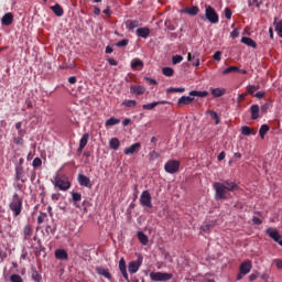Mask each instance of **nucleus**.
I'll return each instance as SVG.
<instances>
[{"label": "nucleus", "instance_id": "1", "mask_svg": "<svg viewBox=\"0 0 282 282\" xmlns=\"http://www.w3.org/2000/svg\"><path fill=\"white\" fill-rule=\"evenodd\" d=\"M213 188L215 191V199L217 202H224L228 199V193L239 191V185L230 180H225L223 182H215Z\"/></svg>", "mask_w": 282, "mask_h": 282}, {"label": "nucleus", "instance_id": "2", "mask_svg": "<svg viewBox=\"0 0 282 282\" xmlns=\"http://www.w3.org/2000/svg\"><path fill=\"white\" fill-rule=\"evenodd\" d=\"M9 208L13 213V217H19V215H21L23 212V198L17 193L13 194Z\"/></svg>", "mask_w": 282, "mask_h": 282}, {"label": "nucleus", "instance_id": "3", "mask_svg": "<svg viewBox=\"0 0 282 282\" xmlns=\"http://www.w3.org/2000/svg\"><path fill=\"white\" fill-rule=\"evenodd\" d=\"M53 184L59 191H69V188H72V183L69 182V178L64 174H56L54 176Z\"/></svg>", "mask_w": 282, "mask_h": 282}, {"label": "nucleus", "instance_id": "4", "mask_svg": "<svg viewBox=\"0 0 282 282\" xmlns=\"http://www.w3.org/2000/svg\"><path fill=\"white\" fill-rule=\"evenodd\" d=\"M151 281L162 282V281H171L173 279V273L166 272H150Z\"/></svg>", "mask_w": 282, "mask_h": 282}, {"label": "nucleus", "instance_id": "5", "mask_svg": "<svg viewBox=\"0 0 282 282\" xmlns=\"http://www.w3.org/2000/svg\"><path fill=\"white\" fill-rule=\"evenodd\" d=\"M205 17L209 23H219V14H217V11L210 6H205Z\"/></svg>", "mask_w": 282, "mask_h": 282}, {"label": "nucleus", "instance_id": "6", "mask_svg": "<svg viewBox=\"0 0 282 282\" xmlns=\"http://www.w3.org/2000/svg\"><path fill=\"white\" fill-rule=\"evenodd\" d=\"M151 193L149 191H143L140 196V204L143 206V208H153V203Z\"/></svg>", "mask_w": 282, "mask_h": 282}, {"label": "nucleus", "instance_id": "7", "mask_svg": "<svg viewBox=\"0 0 282 282\" xmlns=\"http://www.w3.org/2000/svg\"><path fill=\"white\" fill-rule=\"evenodd\" d=\"M180 161L177 160H170L165 163L164 169L166 173H170V175H173L180 171Z\"/></svg>", "mask_w": 282, "mask_h": 282}, {"label": "nucleus", "instance_id": "8", "mask_svg": "<svg viewBox=\"0 0 282 282\" xmlns=\"http://www.w3.org/2000/svg\"><path fill=\"white\" fill-rule=\"evenodd\" d=\"M142 261H143L142 256H139L135 261H131L128 265L129 273L135 274V272H138V270H140L141 265H142Z\"/></svg>", "mask_w": 282, "mask_h": 282}, {"label": "nucleus", "instance_id": "9", "mask_svg": "<svg viewBox=\"0 0 282 282\" xmlns=\"http://www.w3.org/2000/svg\"><path fill=\"white\" fill-rule=\"evenodd\" d=\"M199 52L195 51L194 53H187V61L192 63L194 67H199Z\"/></svg>", "mask_w": 282, "mask_h": 282}, {"label": "nucleus", "instance_id": "10", "mask_svg": "<svg viewBox=\"0 0 282 282\" xmlns=\"http://www.w3.org/2000/svg\"><path fill=\"white\" fill-rule=\"evenodd\" d=\"M77 182L79 186H85L86 188H91V180L87 177L85 174H78Z\"/></svg>", "mask_w": 282, "mask_h": 282}, {"label": "nucleus", "instance_id": "11", "mask_svg": "<svg viewBox=\"0 0 282 282\" xmlns=\"http://www.w3.org/2000/svg\"><path fill=\"white\" fill-rule=\"evenodd\" d=\"M142 144H140V142L133 143L132 145H130L129 148L124 149V155H133V153H138V151H140Z\"/></svg>", "mask_w": 282, "mask_h": 282}, {"label": "nucleus", "instance_id": "12", "mask_svg": "<svg viewBox=\"0 0 282 282\" xmlns=\"http://www.w3.org/2000/svg\"><path fill=\"white\" fill-rule=\"evenodd\" d=\"M265 235H268V237H270L271 239H273V241H279V239H281V234H279V230L272 228V227H269L267 230H265Z\"/></svg>", "mask_w": 282, "mask_h": 282}, {"label": "nucleus", "instance_id": "13", "mask_svg": "<svg viewBox=\"0 0 282 282\" xmlns=\"http://www.w3.org/2000/svg\"><path fill=\"white\" fill-rule=\"evenodd\" d=\"M96 272L99 274V276H104L105 279H108V281H111L112 276L109 272V269H106L104 267H96Z\"/></svg>", "mask_w": 282, "mask_h": 282}, {"label": "nucleus", "instance_id": "14", "mask_svg": "<svg viewBox=\"0 0 282 282\" xmlns=\"http://www.w3.org/2000/svg\"><path fill=\"white\" fill-rule=\"evenodd\" d=\"M250 270H252V262L251 261H245L240 264V274H250Z\"/></svg>", "mask_w": 282, "mask_h": 282}, {"label": "nucleus", "instance_id": "15", "mask_svg": "<svg viewBox=\"0 0 282 282\" xmlns=\"http://www.w3.org/2000/svg\"><path fill=\"white\" fill-rule=\"evenodd\" d=\"M195 101L194 97H189V96H182L178 100H177V106L178 107H184V105H191Z\"/></svg>", "mask_w": 282, "mask_h": 282}, {"label": "nucleus", "instance_id": "16", "mask_svg": "<svg viewBox=\"0 0 282 282\" xmlns=\"http://www.w3.org/2000/svg\"><path fill=\"white\" fill-rule=\"evenodd\" d=\"M55 258L59 261H67V259H69V254H67L65 249H57L55 250Z\"/></svg>", "mask_w": 282, "mask_h": 282}, {"label": "nucleus", "instance_id": "17", "mask_svg": "<svg viewBox=\"0 0 282 282\" xmlns=\"http://www.w3.org/2000/svg\"><path fill=\"white\" fill-rule=\"evenodd\" d=\"M13 21H14V15H13L11 12L6 13V14L2 17V19H1L2 25H7V26H8V25H12Z\"/></svg>", "mask_w": 282, "mask_h": 282}, {"label": "nucleus", "instance_id": "18", "mask_svg": "<svg viewBox=\"0 0 282 282\" xmlns=\"http://www.w3.org/2000/svg\"><path fill=\"white\" fill-rule=\"evenodd\" d=\"M158 105H167V101H153L151 104H144L142 106V109H144L145 111H151V110L155 109V107H158Z\"/></svg>", "mask_w": 282, "mask_h": 282}, {"label": "nucleus", "instance_id": "19", "mask_svg": "<svg viewBox=\"0 0 282 282\" xmlns=\"http://www.w3.org/2000/svg\"><path fill=\"white\" fill-rule=\"evenodd\" d=\"M149 34H151V30L149 28L137 29V36L140 39H149Z\"/></svg>", "mask_w": 282, "mask_h": 282}, {"label": "nucleus", "instance_id": "20", "mask_svg": "<svg viewBox=\"0 0 282 282\" xmlns=\"http://www.w3.org/2000/svg\"><path fill=\"white\" fill-rule=\"evenodd\" d=\"M183 12H185V14H189V17H197V14H199V7L194 6L189 8H184Z\"/></svg>", "mask_w": 282, "mask_h": 282}, {"label": "nucleus", "instance_id": "21", "mask_svg": "<svg viewBox=\"0 0 282 282\" xmlns=\"http://www.w3.org/2000/svg\"><path fill=\"white\" fill-rule=\"evenodd\" d=\"M33 230H32V225L28 224L26 226H24L23 228V239L24 241L30 240V238L32 237Z\"/></svg>", "mask_w": 282, "mask_h": 282}, {"label": "nucleus", "instance_id": "22", "mask_svg": "<svg viewBox=\"0 0 282 282\" xmlns=\"http://www.w3.org/2000/svg\"><path fill=\"white\" fill-rule=\"evenodd\" d=\"M210 94L214 98H221L226 94V88H210Z\"/></svg>", "mask_w": 282, "mask_h": 282}, {"label": "nucleus", "instance_id": "23", "mask_svg": "<svg viewBox=\"0 0 282 282\" xmlns=\"http://www.w3.org/2000/svg\"><path fill=\"white\" fill-rule=\"evenodd\" d=\"M273 25L275 28V32L280 39H282V20L274 19Z\"/></svg>", "mask_w": 282, "mask_h": 282}, {"label": "nucleus", "instance_id": "24", "mask_svg": "<svg viewBox=\"0 0 282 282\" xmlns=\"http://www.w3.org/2000/svg\"><path fill=\"white\" fill-rule=\"evenodd\" d=\"M130 91L131 94H135L137 96H142V94L147 91V88H144L143 86H131Z\"/></svg>", "mask_w": 282, "mask_h": 282}, {"label": "nucleus", "instance_id": "25", "mask_svg": "<svg viewBox=\"0 0 282 282\" xmlns=\"http://www.w3.org/2000/svg\"><path fill=\"white\" fill-rule=\"evenodd\" d=\"M51 10H52V12H54V14L56 17H63V14H65V11L63 10V7H61V4H58V3L51 7Z\"/></svg>", "mask_w": 282, "mask_h": 282}, {"label": "nucleus", "instance_id": "26", "mask_svg": "<svg viewBox=\"0 0 282 282\" xmlns=\"http://www.w3.org/2000/svg\"><path fill=\"white\" fill-rule=\"evenodd\" d=\"M137 237H138L140 243H142V246H148L149 245V236H147L144 232L139 231L137 234Z\"/></svg>", "mask_w": 282, "mask_h": 282}, {"label": "nucleus", "instance_id": "27", "mask_svg": "<svg viewBox=\"0 0 282 282\" xmlns=\"http://www.w3.org/2000/svg\"><path fill=\"white\" fill-rule=\"evenodd\" d=\"M131 67L132 69H142V67H144V62L140 58H134L131 62Z\"/></svg>", "mask_w": 282, "mask_h": 282}, {"label": "nucleus", "instance_id": "28", "mask_svg": "<svg viewBox=\"0 0 282 282\" xmlns=\"http://www.w3.org/2000/svg\"><path fill=\"white\" fill-rule=\"evenodd\" d=\"M241 134L242 135H257V130H254L248 126H245L241 128Z\"/></svg>", "mask_w": 282, "mask_h": 282}, {"label": "nucleus", "instance_id": "29", "mask_svg": "<svg viewBox=\"0 0 282 282\" xmlns=\"http://www.w3.org/2000/svg\"><path fill=\"white\" fill-rule=\"evenodd\" d=\"M268 131H270V126L262 124L259 130V135L261 140H265V135H268Z\"/></svg>", "mask_w": 282, "mask_h": 282}, {"label": "nucleus", "instance_id": "30", "mask_svg": "<svg viewBox=\"0 0 282 282\" xmlns=\"http://www.w3.org/2000/svg\"><path fill=\"white\" fill-rule=\"evenodd\" d=\"M241 43H243L245 45H248V47L257 48V42H254V40H252L250 37L243 36L241 39Z\"/></svg>", "mask_w": 282, "mask_h": 282}, {"label": "nucleus", "instance_id": "31", "mask_svg": "<svg viewBox=\"0 0 282 282\" xmlns=\"http://www.w3.org/2000/svg\"><path fill=\"white\" fill-rule=\"evenodd\" d=\"M251 120H257L259 118V105H252L250 107Z\"/></svg>", "mask_w": 282, "mask_h": 282}, {"label": "nucleus", "instance_id": "32", "mask_svg": "<svg viewBox=\"0 0 282 282\" xmlns=\"http://www.w3.org/2000/svg\"><path fill=\"white\" fill-rule=\"evenodd\" d=\"M189 96H195L196 98H206V96H208V91L191 90Z\"/></svg>", "mask_w": 282, "mask_h": 282}, {"label": "nucleus", "instance_id": "33", "mask_svg": "<svg viewBox=\"0 0 282 282\" xmlns=\"http://www.w3.org/2000/svg\"><path fill=\"white\" fill-rule=\"evenodd\" d=\"M109 147L110 149H113V151H118V149H120V140H118V138H112L109 141Z\"/></svg>", "mask_w": 282, "mask_h": 282}, {"label": "nucleus", "instance_id": "34", "mask_svg": "<svg viewBox=\"0 0 282 282\" xmlns=\"http://www.w3.org/2000/svg\"><path fill=\"white\" fill-rule=\"evenodd\" d=\"M138 25H140V21H138V20H128L126 22V26L128 30H135V28H138Z\"/></svg>", "mask_w": 282, "mask_h": 282}, {"label": "nucleus", "instance_id": "35", "mask_svg": "<svg viewBox=\"0 0 282 282\" xmlns=\"http://www.w3.org/2000/svg\"><path fill=\"white\" fill-rule=\"evenodd\" d=\"M206 113H208L210 118L215 120V124H219L221 122V120L219 119V115H217L215 110H207Z\"/></svg>", "mask_w": 282, "mask_h": 282}, {"label": "nucleus", "instance_id": "36", "mask_svg": "<svg viewBox=\"0 0 282 282\" xmlns=\"http://www.w3.org/2000/svg\"><path fill=\"white\" fill-rule=\"evenodd\" d=\"M89 142V133H84L79 140V147L86 148Z\"/></svg>", "mask_w": 282, "mask_h": 282}, {"label": "nucleus", "instance_id": "37", "mask_svg": "<svg viewBox=\"0 0 282 282\" xmlns=\"http://www.w3.org/2000/svg\"><path fill=\"white\" fill-rule=\"evenodd\" d=\"M116 124H120V119H116L115 117H111L106 121V127H116Z\"/></svg>", "mask_w": 282, "mask_h": 282}, {"label": "nucleus", "instance_id": "38", "mask_svg": "<svg viewBox=\"0 0 282 282\" xmlns=\"http://www.w3.org/2000/svg\"><path fill=\"white\" fill-rule=\"evenodd\" d=\"M135 105H138V101L133 100V99H124L122 101V107H135Z\"/></svg>", "mask_w": 282, "mask_h": 282}, {"label": "nucleus", "instance_id": "39", "mask_svg": "<svg viewBox=\"0 0 282 282\" xmlns=\"http://www.w3.org/2000/svg\"><path fill=\"white\" fill-rule=\"evenodd\" d=\"M235 72H239V67L237 66H229L227 67L224 72H223V75L224 76H228V74H232Z\"/></svg>", "mask_w": 282, "mask_h": 282}, {"label": "nucleus", "instance_id": "40", "mask_svg": "<svg viewBox=\"0 0 282 282\" xmlns=\"http://www.w3.org/2000/svg\"><path fill=\"white\" fill-rule=\"evenodd\" d=\"M23 167H17L15 169V177L17 180H20L21 182H25V180H23Z\"/></svg>", "mask_w": 282, "mask_h": 282}, {"label": "nucleus", "instance_id": "41", "mask_svg": "<svg viewBox=\"0 0 282 282\" xmlns=\"http://www.w3.org/2000/svg\"><path fill=\"white\" fill-rule=\"evenodd\" d=\"M33 281H36V282H41L43 276H41V273H39V271L36 270H33L32 271V274H31Z\"/></svg>", "mask_w": 282, "mask_h": 282}, {"label": "nucleus", "instance_id": "42", "mask_svg": "<svg viewBox=\"0 0 282 282\" xmlns=\"http://www.w3.org/2000/svg\"><path fill=\"white\" fill-rule=\"evenodd\" d=\"M175 74V70L172 67H164L163 68V75L171 77Z\"/></svg>", "mask_w": 282, "mask_h": 282}, {"label": "nucleus", "instance_id": "43", "mask_svg": "<svg viewBox=\"0 0 282 282\" xmlns=\"http://www.w3.org/2000/svg\"><path fill=\"white\" fill-rule=\"evenodd\" d=\"M158 158H160V153H158V151L153 150L149 153V160L151 162H155V160H158Z\"/></svg>", "mask_w": 282, "mask_h": 282}, {"label": "nucleus", "instance_id": "44", "mask_svg": "<svg viewBox=\"0 0 282 282\" xmlns=\"http://www.w3.org/2000/svg\"><path fill=\"white\" fill-rule=\"evenodd\" d=\"M247 91L250 94V96H253L254 91H259V86L249 85L247 86Z\"/></svg>", "mask_w": 282, "mask_h": 282}, {"label": "nucleus", "instance_id": "45", "mask_svg": "<svg viewBox=\"0 0 282 282\" xmlns=\"http://www.w3.org/2000/svg\"><path fill=\"white\" fill-rule=\"evenodd\" d=\"M184 61V57L182 55H174L172 57L173 65H178V63H182Z\"/></svg>", "mask_w": 282, "mask_h": 282}, {"label": "nucleus", "instance_id": "46", "mask_svg": "<svg viewBox=\"0 0 282 282\" xmlns=\"http://www.w3.org/2000/svg\"><path fill=\"white\" fill-rule=\"evenodd\" d=\"M115 45H116V47H127V45H129V40L123 39V40L117 42Z\"/></svg>", "mask_w": 282, "mask_h": 282}, {"label": "nucleus", "instance_id": "47", "mask_svg": "<svg viewBox=\"0 0 282 282\" xmlns=\"http://www.w3.org/2000/svg\"><path fill=\"white\" fill-rule=\"evenodd\" d=\"M184 91H186V88H169L167 93H174V94H184Z\"/></svg>", "mask_w": 282, "mask_h": 282}, {"label": "nucleus", "instance_id": "48", "mask_svg": "<svg viewBox=\"0 0 282 282\" xmlns=\"http://www.w3.org/2000/svg\"><path fill=\"white\" fill-rule=\"evenodd\" d=\"M10 281L11 282H23V278H21V275H19V274H11Z\"/></svg>", "mask_w": 282, "mask_h": 282}, {"label": "nucleus", "instance_id": "49", "mask_svg": "<svg viewBox=\"0 0 282 282\" xmlns=\"http://www.w3.org/2000/svg\"><path fill=\"white\" fill-rule=\"evenodd\" d=\"M261 1H259V0H248V6H249V8L250 7H252V6H254L256 8H261Z\"/></svg>", "mask_w": 282, "mask_h": 282}, {"label": "nucleus", "instance_id": "50", "mask_svg": "<svg viewBox=\"0 0 282 282\" xmlns=\"http://www.w3.org/2000/svg\"><path fill=\"white\" fill-rule=\"evenodd\" d=\"M72 197H73V202H80V199H83V195H80V193L78 192H73Z\"/></svg>", "mask_w": 282, "mask_h": 282}, {"label": "nucleus", "instance_id": "51", "mask_svg": "<svg viewBox=\"0 0 282 282\" xmlns=\"http://www.w3.org/2000/svg\"><path fill=\"white\" fill-rule=\"evenodd\" d=\"M200 230H202L203 232H210V230H213V224L203 225V226L200 227Z\"/></svg>", "mask_w": 282, "mask_h": 282}, {"label": "nucleus", "instance_id": "52", "mask_svg": "<svg viewBox=\"0 0 282 282\" xmlns=\"http://www.w3.org/2000/svg\"><path fill=\"white\" fill-rule=\"evenodd\" d=\"M42 164H43V161L41 160V158H35L32 163L34 169H39V166H42Z\"/></svg>", "mask_w": 282, "mask_h": 282}, {"label": "nucleus", "instance_id": "53", "mask_svg": "<svg viewBox=\"0 0 282 282\" xmlns=\"http://www.w3.org/2000/svg\"><path fill=\"white\" fill-rule=\"evenodd\" d=\"M123 279L129 282V273H127V268L119 269Z\"/></svg>", "mask_w": 282, "mask_h": 282}, {"label": "nucleus", "instance_id": "54", "mask_svg": "<svg viewBox=\"0 0 282 282\" xmlns=\"http://www.w3.org/2000/svg\"><path fill=\"white\" fill-rule=\"evenodd\" d=\"M252 223L256 225V226H261L263 224V220H261V218L254 216L252 218Z\"/></svg>", "mask_w": 282, "mask_h": 282}, {"label": "nucleus", "instance_id": "55", "mask_svg": "<svg viewBox=\"0 0 282 282\" xmlns=\"http://www.w3.org/2000/svg\"><path fill=\"white\" fill-rule=\"evenodd\" d=\"M273 263H275V268H278V270H282V259H274Z\"/></svg>", "mask_w": 282, "mask_h": 282}, {"label": "nucleus", "instance_id": "56", "mask_svg": "<svg viewBox=\"0 0 282 282\" xmlns=\"http://www.w3.org/2000/svg\"><path fill=\"white\" fill-rule=\"evenodd\" d=\"M45 217H47V214H40V216L37 217V224H43V221H45Z\"/></svg>", "mask_w": 282, "mask_h": 282}, {"label": "nucleus", "instance_id": "57", "mask_svg": "<svg viewBox=\"0 0 282 282\" xmlns=\"http://www.w3.org/2000/svg\"><path fill=\"white\" fill-rule=\"evenodd\" d=\"M225 17L226 19H232V10L230 8L225 9Z\"/></svg>", "mask_w": 282, "mask_h": 282}, {"label": "nucleus", "instance_id": "58", "mask_svg": "<svg viewBox=\"0 0 282 282\" xmlns=\"http://www.w3.org/2000/svg\"><path fill=\"white\" fill-rule=\"evenodd\" d=\"M124 268H127V262L124 261V258H121L119 260V270H122Z\"/></svg>", "mask_w": 282, "mask_h": 282}, {"label": "nucleus", "instance_id": "59", "mask_svg": "<svg viewBox=\"0 0 282 282\" xmlns=\"http://www.w3.org/2000/svg\"><path fill=\"white\" fill-rule=\"evenodd\" d=\"M231 39H239V29H235L231 33H230Z\"/></svg>", "mask_w": 282, "mask_h": 282}, {"label": "nucleus", "instance_id": "60", "mask_svg": "<svg viewBox=\"0 0 282 282\" xmlns=\"http://www.w3.org/2000/svg\"><path fill=\"white\" fill-rule=\"evenodd\" d=\"M214 61H221V52L220 51H217L214 56H213Z\"/></svg>", "mask_w": 282, "mask_h": 282}, {"label": "nucleus", "instance_id": "61", "mask_svg": "<svg viewBox=\"0 0 282 282\" xmlns=\"http://www.w3.org/2000/svg\"><path fill=\"white\" fill-rule=\"evenodd\" d=\"M144 80H147L149 85H158V82L151 77H145Z\"/></svg>", "mask_w": 282, "mask_h": 282}, {"label": "nucleus", "instance_id": "62", "mask_svg": "<svg viewBox=\"0 0 282 282\" xmlns=\"http://www.w3.org/2000/svg\"><path fill=\"white\" fill-rule=\"evenodd\" d=\"M265 97V91H259L254 95V98H258L259 100H261V98Z\"/></svg>", "mask_w": 282, "mask_h": 282}, {"label": "nucleus", "instance_id": "63", "mask_svg": "<svg viewBox=\"0 0 282 282\" xmlns=\"http://www.w3.org/2000/svg\"><path fill=\"white\" fill-rule=\"evenodd\" d=\"M246 96H248L247 93L240 94V95L238 96V102H243V100H246Z\"/></svg>", "mask_w": 282, "mask_h": 282}, {"label": "nucleus", "instance_id": "64", "mask_svg": "<svg viewBox=\"0 0 282 282\" xmlns=\"http://www.w3.org/2000/svg\"><path fill=\"white\" fill-rule=\"evenodd\" d=\"M14 144H23V138L21 137L14 138Z\"/></svg>", "mask_w": 282, "mask_h": 282}]
</instances>
